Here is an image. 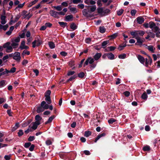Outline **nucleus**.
I'll list each match as a JSON object with an SVG mask.
<instances>
[{"instance_id": "nucleus-1", "label": "nucleus", "mask_w": 160, "mask_h": 160, "mask_svg": "<svg viewBox=\"0 0 160 160\" xmlns=\"http://www.w3.org/2000/svg\"><path fill=\"white\" fill-rule=\"evenodd\" d=\"M45 100L46 102L42 101L40 105L37 108L36 112L38 113H40L44 111L45 110L49 108L50 106L49 104H50V90H48L45 93Z\"/></svg>"}, {"instance_id": "nucleus-2", "label": "nucleus", "mask_w": 160, "mask_h": 160, "mask_svg": "<svg viewBox=\"0 0 160 160\" xmlns=\"http://www.w3.org/2000/svg\"><path fill=\"white\" fill-rule=\"evenodd\" d=\"M82 15L85 17L87 18H91L94 16L93 14H90L88 13V10L87 9H83L82 11Z\"/></svg>"}, {"instance_id": "nucleus-3", "label": "nucleus", "mask_w": 160, "mask_h": 160, "mask_svg": "<svg viewBox=\"0 0 160 160\" xmlns=\"http://www.w3.org/2000/svg\"><path fill=\"white\" fill-rule=\"evenodd\" d=\"M13 59L17 62H19L21 59L20 53L18 52H15L14 54Z\"/></svg>"}, {"instance_id": "nucleus-4", "label": "nucleus", "mask_w": 160, "mask_h": 160, "mask_svg": "<svg viewBox=\"0 0 160 160\" xmlns=\"http://www.w3.org/2000/svg\"><path fill=\"white\" fill-rule=\"evenodd\" d=\"M137 57L140 62L143 65H144L145 60L144 58L139 54L138 55Z\"/></svg>"}, {"instance_id": "nucleus-5", "label": "nucleus", "mask_w": 160, "mask_h": 160, "mask_svg": "<svg viewBox=\"0 0 160 160\" xmlns=\"http://www.w3.org/2000/svg\"><path fill=\"white\" fill-rule=\"evenodd\" d=\"M137 23L139 24H141L144 22V18L141 16L138 17L136 18Z\"/></svg>"}, {"instance_id": "nucleus-6", "label": "nucleus", "mask_w": 160, "mask_h": 160, "mask_svg": "<svg viewBox=\"0 0 160 160\" xmlns=\"http://www.w3.org/2000/svg\"><path fill=\"white\" fill-rule=\"evenodd\" d=\"M6 17L5 15H2L1 16V23L2 24L4 25L6 23L7 21L6 20Z\"/></svg>"}, {"instance_id": "nucleus-7", "label": "nucleus", "mask_w": 160, "mask_h": 160, "mask_svg": "<svg viewBox=\"0 0 160 160\" xmlns=\"http://www.w3.org/2000/svg\"><path fill=\"white\" fill-rule=\"evenodd\" d=\"M73 18V16L72 15H68L65 16V20L67 22L72 21Z\"/></svg>"}, {"instance_id": "nucleus-8", "label": "nucleus", "mask_w": 160, "mask_h": 160, "mask_svg": "<svg viewBox=\"0 0 160 160\" xmlns=\"http://www.w3.org/2000/svg\"><path fill=\"white\" fill-rule=\"evenodd\" d=\"M32 123H33V125L31 128L33 130H36L37 128L38 125L40 124V122H33Z\"/></svg>"}, {"instance_id": "nucleus-9", "label": "nucleus", "mask_w": 160, "mask_h": 160, "mask_svg": "<svg viewBox=\"0 0 160 160\" xmlns=\"http://www.w3.org/2000/svg\"><path fill=\"white\" fill-rule=\"evenodd\" d=\"M107 57L110 60H113L115 59V56L112 52L107 53Z\"/></svg>"}, {"instance_id": "nucleus-10", "label": "nucleus", "mask_w": 160, "mask_h": 160, "mask_svg": "<svg viewBox=\"0 0 160 160\" xmlns=\"http://www.w3.org/2000/svg\"><path fill=\"white\" fill-rule=\"evenodd\" d=\"M116 48V47L114 46H110L107 47L105 49V51L109 52L114 51Z\"/></svg>"}, {"instance_id": "nucleus-11", "label": "nucleus", "mask_w": 160, "mask_h": 160, "mask_svg": "<svg viewBox=\"0 0 160 160\" xmlns=\"http://www.w3.org/2000/svg\"><path fill=\"white\" fill-rule=\"evenodd\" d=\"M52 14L51 15L52 16L54 17L55 18H59L60 17L59 16V14L58 12L54 11H52Z\"/></svg>"}, {"instance_id": "nucleus-12", "label": "nucleus", "mask_w": 160, "mask_h": 160, "mask_svg": "<svg viewBox=\"0 0 160 160\" xmlns=\"http://www.w3.org/2000/svg\"><path fill=\"white\" fill-rule=\"evenodd\" d=\"M102 54L100 53H97L94 56V58L95 60H98L101 56Z\"/></svg>"}, {"instance_id": "nucleus-13", "label": "nucleus", "mask_w": 160, "mask_h": 160, "mask_svg": "<svg viewBox=\"0 0 160 160\" xmlns=\"http://www.w3.org/2000/svg\"><path fill=\"white\" fill-rule=\"evenodd\" d=\"M147 46L148 47L147 48L149 51H151L152 53L154 52V50L155 49V48H153V46L149 45L148 46L147 45Z\"/></svg>"}, {"instance_id": "nucleus-14", "label": "nucleus", "mask_w": 160, "mask_h": 160, "mask_svg": "<svg viewBox=\"0 0 160 160\" xmlns=\"http://www.w3.org/2000/svg\"><path fill=\"white\" fill-rule=\"evenodd\" d=\"M8 27L9 26L8 24H7L5 25H2L0 24V30L2 29L4 31H5L7 30Z\"/></svg>"}, {"instance_id": "nucleus-15", "label": "nucleus", "mask_w": 160, "mask_h": 160, "mask_svg": "<svg viewBox=\"0 0 160 160\" xmlns=\"http://www.w3.org/2000/svg\"><path fill=\"white\" fill-rule=\"evenodd\" d=\"M127 46L126 43H123L119 45L118 49L119 51L122 50L124 48Z\"/></svg>"}, {"instance_id": "nucleus-16", "label": "nucleus", "mask_w": 160, "mask_h": 160, "mask_svg": "<svg viewBox=\"0 0 160 160\" xmlns=\"http://www.w3.org/2000/svg\"><path fill=\"white\" fill-rule=\"evenodd\" d=\"M70 27L71 29L74 30L77 28L78 26L74 22H72L71 24Z\"/></svg>"}, {"instance_id": "nucleus-17", "label": "nucleus", "mask_w": 160, "mask_h": 160, "mask_svg": "<svg viewBox=\"0 0 160 160\" xmlns=\"http://www.w3.org/2000/svg\"><path fill=\"white\" fill-rule=\"evenodd\" d=\"M96 5H94L93 6H92V7L89 8V10H88V12H89L91 13L92 12H94L96 9Z\"/></svg>"}, {"instance_id": "nucleus-18", "label": "nucleus", "mask_w": 160, "mask_h": 160, "mask_svg": "<svg viewBox=\"0 0 160 160\" xmlns=\"http://www.w3.org/2000/svg\"><path fill=\"white\" fill-rule=\"evenodd\" d=\"M135 38L137 40V42H138V43L139 44L142 45V43L143 42V40H142L139 37H137Z\"/></svg>"}, {"instance_id": "nucleus-19", "label": "nucleus", "mask_w": 160, "mask_h": 160, "mask_svg": "<svg viewBox=\"0 0 160 160\" xmlns=\"http://www.w3.org/2000/svg\"><path fill=\"white\" fill-rule=\"evenodd\" d=\"M118 33H115L109 36L108 37L109 38H110V40L116 38L118 35Z\"/></svg>"}, {"instance_id": "nucleus-20", "label": "nucleus", "mask_w": 160, "mask_h": 160, "mask_svg": "<svg viewBox=\"0 0 160 160\" xmlns=\"http://www.w3.org/2000/svg\"><path fill=\"white\" fill-rule=\"evenodd\" d=\"M58 24L62 28H64L67 25V23L62 22H59Z\"/></svg>"}, {"instance_id": "nucleus-21", "label": "nucleus", "mask_w": 160, "mask_h": 160, "mask_svg": "<svg viewBox=\"0 0 160 160\" xmlns=\"http://www.w3.org/2000/svg\"><path fill=\"white\" fill-rule=\"evenodd\" d=\"M149 27L151 29L154 28V27H156V24L154 22H153L151 21L149 23Z\"/></svg>"}, {"instance_id": "nucleus-22", "label": "nucleus", "mask_w": 160, "mask_h": 160, "mask_svg": "<svg viewBox=\"0 0 160 160\" xmlns=\"http://www.w3.org/2000/svg\"><path fill=\"white\" fill-rule=\"evenodd\" d=\"M92 134V132L89 131H86L84 132V136L86 137H88Z\"/></svg>"}, {"instance_id": "nucleus-23", "label": "nucleus", "mask_w": 160, "mask_h": 160, "mask_svg": "<svg viewBox=\"0 0 160 160\" xmlns=\"http://www.w3.org/2000/svg\"><path fill=\"white\" fill-rule=\"evenodd\" d=\"M42 119V118L39 115H37L35 116V119L36 122H40V121Z\"/></svg>"}, {"instance_id": "nucleus-24", "label": "nucleus", "mask_w": 160, "mask_h": 160, "mask_svg": "<svg viewBox=\"0 0 160 160\" xmlns=\"http://www.w3.org/2000/svg\"><path fill=\"white\" fill-rule=\"evenodd\" d=\"M142 98L145 100H146L148 98V95L145 92H144L142 94L141 97Z\"/></svg>"}, {"instance_id": "nucleus-25", "label": "nucleus", "mask_w": 160, "mask_h": 160, "mask_svg": "<svg viewBox=\"0 0 160 160\" xmlns=\"http://www.w3.org/2000/svg\"><path fill=\"white\" fill-rule=\"evenodd\" d=\"M147 33L149 35L150 38H153L155 37V34L153 32H147Z\"/></svg>"}, {"instance_id": "nucleus-26", "label": "nucleus", "mask_w": 160, "mask_h": 160, "mask_svg": "<svg viewBox=\"0 0 160 160\" xmlns=\"http://www.w3.org/2000/svg\"><path fill=\"white\" fill-rule=\"evenodd\" d=\"M106 31V29L104 27H99V32L102 33H104Z\"/></svg>"}, {"instance_id": "nucleus-27", "label": "nucleus", "mask_w": 160, "mask_h": 160, "mask_svg": "<svg viewBox=\"0 0 160 160\" xmlns=\"http://www.w3.org/2000/svg\"><path fill=\"white\" fill-rule=\"evenodd\" d=\"M85 76V73L84 72H82L78 74V76L79 78H83Z\"/></svg>"}, {"instance_id": "nucleus-28", "label": "nucleus", "mask_w": 160, "mask_h": 160, "mask_svg": "<svg viewBox=\"0 0 160 160\" xmlns=\"http://www.w3.org/2000/svg\"><path fill=\"white\" fill-rule=\"evenodd\" d=\"M98 12L99 14H103V10L102 8H99L97 9Z\"/></svg>"}, {"instance_id": "nucleus-29", "label": "nucleus", "mask_w": 160, "mask_h": 160, "mask_svg": "<svg viewBox=\"0 0 160 160\" xmlns=\"http://www.w3.org/2000/svg\"><path fill=\"white\" fill-rule=\"evenodd\" d=\"M19 127V122L16 123L15 125V126L12 128V131H14L16 130Z\"/></svg>"}, {"instance_id": "nucleus-30", "label": "nucleus", "mask_w": 160, "mask_h": 160, "mask_svg": "<svg viewBox=\"0 0 160 160\" xmlns=\"http://www.w3.org/2000/svg\"><path fill=\"white\" fill-rule=\"evenodd\" d=\"M38 2V0H34V1H32L28 5V7L30 8L33 5L35 4Z\"/></svg>"}, {"instance_id": "nucleus-31", "label": "nucleus", "mask_w": 160, "mask_h": 160, "mask_svg": "<svg viewBox=\"0 0 160 160\" xmlns=\"http://www.w3.org/2000/svg\"><path fill=\"white\" fill-rule=\"evenodd\" d=\"M130 34L133 37V38L138 36V32H136L135 31H132L131 32H130Z\"/></svg>"}, {"instance_id": "nucleus-32", "label": "nucleus", "mask_w": 160, "mask_h": 160, "mask_svg": "<svg viewBox=\"0 0 160 160\" xmlns=\"http://www.w3.org/2000/svg\"><path fill=\"white\" fill-rule=\"evenodd\" d=\"M30 54V52L29 51H28L27 50H24L22 52V55L23 56V57H24V55L25 54H26L27 55H29Z\"/></svg>"}, {"instance_id": "nucleus-33", "label": "nucleus", "mask_w": 160, "mask_h": 160, "mask_svg": "<svg viewBox=\"0 0 160 160\" xmlns=\"http://www.w3.org/2000/svg\"><path fill=\"white\" fill-rule=\"evenodd\" d=\"M117 121L116 120L113 118H111L108 120V122L109 124H112L113 122H115Z\"/></svg>"}, {"instance_id": "nucleus-34", "label": "nucleus", "mask_w": 160, "mask_h": 160, "mask_svg": "<svg viewBox=\"0 0 160 160\" xmlns=\"http://www.w3.org/2000/svg\"><path fill=\"white\" fill-rule=\"evenodd\" d=\"M109 43V41H105L103 42L102 43V46L103 48H104L106 47V46Z\"/></svg>"}, {"instance_id": "nucleus-35", "label": "nucleus", "mask_w": 160, "mask_h": 160, "mask_svg": "<svg viewBox=\"0 0 160 160\" xmlns=\"http://www.w3.org/2000/svg\"><path fill=\"white\" fill-rule=\"evenodd\" d=\"M12 43L11 44V46L13 47L14 48H16L18 44L17 43L14 42L13 40H12Z\"/></svg>"}, {"instance_id": "nucleus-36", "label": "nucleus", "mask_w": 160, "mask_h": 160, "mask_svg": "<svg viewBox=\"0 0 160 160\" xmlns=\"http://www.w3.org/2000/svg\"><path fill=\"white\" fill-rule=\"evenodd\" d=\"M118 57L120 59H123L126 58V54L123 53L119 55Z\"/></svg>"}, {"instance_id": "nucleus-37", "label": "nucleus", "mask_w": 160, "mask_h": 160, "mask_svg": "<svg viewBox=\"0 0 160 160\" xmlns=\"http://www.w3.org/2000/svg\"><path fill=\"white\" fill-rule=\"evenodd\" d=\"M6 81L4 80H2L0 81V88L4 87L5 85Z\"/></svg>"}, {"instance_id": "nucleus-38", "label": "nucleus", "mask_w": 160, "mask_h": 160, "mask_svg": "<svg viewBox=\"0 0 160 160\" xmlns=\"http://www.w3.org/2000/svg\"><path fill=\"white\" fill-rule=\"evenodd\" d=\"M142 149L144 151H149L150 150V148L149 146H147L144 147Z\"/></svg>"}, {"instance_id": "nucleus-39", "label": "nucleus", "mask_w": 160, "mask_h": 160, "mask_svg": "<svg viewBox=\"0 0 160 160\" xmlns=\"http://www.w3.org/2000/svg\"><path fill=\"white\" fill-rule=\"evenodd\" d=\"M110 10L109 9H106L105 10L103 11V14H102L103 16H105L107 14H108L110 12Z\"/></svg>"}, {"instance_id": "nucleus-40", "label": "nucleus", "mask_w": 160, "mask_h": 160, "mask_svg": "<svg viewBox=\"0 0 160 160\" xmlns=\"http://www.w3.org/2000/svg\"><path fill=\"white\" fill-rule=\"evenodd\" d=\"M124 12V10L121 9H119L118 11H117V14L118 16H121L122 14Z\"/></svg>"}, {"instance_id": "nucleus-41", "label": "nucleus", "mask_w": 160, "mask_h": 160, "mask_svg": "<svg viewBox=\"0 0 160 160\" xmlns=\"http://www.w3.org/2000/svg\"><path fill=\"white\" fill-rule=\"evenodd\" d=\"M10 44L11 43L10 42H7L3 44V47L4 48H7L10 46Z\"/></svg>"}, {"instance_id": "nucleus-42", "label": "nucleus", "mask_w": 160, "mask_h": 160, "mask_svg": "<svg viewBox=\"0 0 160 160\" xmlns=\"http://www.w3.org/2000/svg\"><path fill=\"white\" fill-rule=\"evenodd\" d=\"M54 8L57 11H60L62 9V7L60 5H59L54 7Z\"/></svg>"}, {"instance_id": "nucleus-43", "label": "nucleus", "mask_w": 160, "mask_h": 160, "mask_svg": "<svg viewBox=\"0 0 160 160\" xmlns=\"http://www.w3.org/2000/svg\"><path fill=\"white\" fill-rule=\"evenodd\" d=\"M154 30H153V31L155 33H156L158 32L159 31L160 29L159 28L158 26L154 27Z\"/></svg>"}, {"instance_id": "nucleus-44", "label": "nucleus", "mask_w": 160, "mask_h": 160, "mask_svg": "<svg viewBox=\"0 0 160 160\" xmlns=\"http://www.w3.org/2000/svg\"><path fill=\"white\" fill-rule=\"evenodd\" d=\"M82 2L83 0H73L72 1V3L74 4H78V3H82Z\"/></svg>"}, {"instance_id": "nucleus-45", "label": "nucleus", "mask_w": 160, "mask_h": 160, "mask_svg": "<svg viewBox=\"0 0 160 160\" xmlns=\"http://www.w3.org/2000/svg\"><path fill=\"white\" fill-rule=\"evenodd\" d=\"M18 133V136L19 137H20L24 133H23V130H22L20 129L19 130V132Z\"/></svg>"}, {"instance_id": "nucleus-46", "label": "nucleus", "mask_w": 160, "mask_h": 160, "mask_svg": "<svg viewBox=\"0 0 160 160\" xmlns=\"http://www.w3.org/2000/svg\"><path fill=\"white\" fill-rule=\"evenodd\" d=\"M31 145V143L30 142H26L24 144V147L26 148H29Z\"/></svg>"}, {"instance_id": "nucleus-47", "label": "nucleus", "mask_w": 160, "mask_h": 160, "mask_svg": "<svg viewBox=\"0 0 160 160\" xmlns=\"http://www.w3.org/2000/svg\"><path fill=\"white\" fill-rule=\"evenodd\" d=\"M6 48V52H9L12 50V48L11 46H9Z\"/></svg>"}, {"instance_id": "nucleus-48", "label": "nucleus", "mask_w": 160, "mask_h": 160, "mask_svg": "<svg viewBox=\"0 0 160 160\" xmlns=\"http://www.w3.org/2000/svg\"><path fill=\"white\" fill-rule=\"evenodd\" d=\"M35 139V137L34 136H30L28 138V141L29 142H32Z\"/></svg>"}, {"instance_id": "nucleus-49", "label": "nucleus", "mask_w": 160, "mask_h": 160, "mask_svg": "<svg viewBox=\"0 0 160 160\" xmlns=\"http://www.w3.org/2000/svg\"><path fill=\"white\" fill-rule=\"evenodd\" d=\"M91 58H88V59L86 60L85 62L84 63L83 66L84 67H85L89 63V59Z\"/></svg>"}, {"instance_id": "nucleus-50", "label": "nucleus", "mask_w": 160, "mask_h": 160, "mask_svg": "<svg viewBox=\"0 0 160 160\" xmlns=\"http://www.w3.org/2000/svg\"><path fill=\"white\" fill-rule=\"evenodd\" d=\"M77 77V76L75 74L72 76L69 79V81H72L73 80L75 79V78H76Z\"/></svg>"}, {"instance_id": "nucleus-51", "label": "nucleus", "mask_w": 160, "mask_h": 160, "mask_svg": "<svg viewBox=\"0 0 160 160\" xmlns=\"http://www.w3.org/2000/svg\"><path fill=\"white\" fill-rule=\"evenodd\" d=\"M123 94L126 97H128L130 94V93L129 91H126L124 92L123 93Z\"/></svg>"}, {"instance_id": "nucleus-52", "label": "nucleus", "mask_w": 160, "mask_h": 160, "mask_svg": "<svg viewBox=\"0 0 160 160\" xmlns=\"http://www.w3.org/2000/svg\"><path fill=\"white\" fill-rule=\"evenodd\" d=\"M136 12L137 11L136 10H132L131 11V14L132 16H134L135 15Z\"/></svg>"}, {"instance_id": "nucleus-53", "label": "nucleus", "mask_w": 160, "mask_h": 160, "mask_svg": "<svg viewBox=\"0 0 160 160\" xmlns=\"http://www.w3.org/2000/svg\"><path fill=\"white\" fill-rule=\"evenodd\" d=\"M16 68L15 67H13L11 68V69L9 70V72L13 73L16 72Z\"/></svg>"}, {"instance_id": "nucleus-54", "label": "nucleus", "mask_w": 160, "mask_h": 160, "mask_svg": "<svg viewBox=\"0 0 160 160\" xmlns=\"http://www.w3.org/2000/svg\"><path fill=\"white\" fill-rule=\"evenodd\" d=\"M37 40H34L32 42V47L33 48H35L36 46V44H37Z\"/></svg>"}, {"instance_id": "nucleus-55", "label": "nucleus", "mask_w": 160, "mask_h": 160, "mask_svg": "<svg viewBox=\"0 0 160 160\" xmlns=\"http://www.w3.org/2000/svg\"><path fill=\"white\" fill-rule=\"evenodd\" d=\"M21 16L19 14H18L15 18L14 20V22H17L18 20L19 19V18H20Z\"/></svg>"}, {"instance_id": "nucleus-56", "label": "nucleus", "mask_w": 160, "mask_h": 160, "mask_svg": "<svg viewBox=\"0 0 160 160\" xmlns=\"http://www.w3.org/2000/svg\"><path fill=\"white\" fill-rule=\"evenodd\" d=\"M42 44V43L41 41L39 39H38L37 40V42L36 46L38 47Z\"/></svg>"}, {"instance_id": "nucleus-57", "label": "nucleus", "mask_w": 160, "mask_h": 160, "mask_svg": "<svg viewBox=\"0 0 160 160\" xmlns=\"http://www.w3.org/2000/svg\"><path fill=\"white\" fill-rule=\"evenodd\" d=\"M75 73V71H69L67 73V75L68 76L72 75L74 74Z\"/></svg>"}, {"instance_id": "nucleus-58", "label": "nucleus", "mask_w": 160, "mask_h": 160, "mask_svg": "<svg viewBox=\"0 0 160 160\" xmlns=\"http://www.w3.org/2000/svg\"><path fill=\"white\" fill-rule=\"evenodd\" d=\"M28 62V61L26 59H24L22 62V64L24 66H26V65Z\"/></svg>"}, {"instance_id": "nucleus-59", "label": "nucleus", "mask_w": 160, "mask_h": 160, "mask_svg": "<svg viewBox=\"0 0 160 160\" xmlns=\"http://www.w3.org/2000/svg\"><path fill=\"white\" fill-rule=\"evenodd\" d=\"M29 48V47L28 46L24 45L23 46V47H21V48H20L21 50H23V49H28Z\"/></svg>"}, {"instance_id": "nucleus-60", "label": "nucleus", "mask_w": 160, "mask_h": 160, "mask_svg": "<svg viewBox=\"0 0 160 160\" xmlns=\"http://www.w3.org/2000/svg\"><path fill=\"white\" fill-rule=\"evenodd\" d=\"M91 41V39L90 38H87L85 39V42L87 43H89Z\"/></svg>"}, {"instance_id": "nucleus-61", "label": "nucleus", "mask_w": 160, "mask_h": 160, "mask_svg": "<svg viewBox=\"0 0 160 160\" xmlns=\"http://www.w3.org/2000/svg\"><path fill=\"white\" fill-rule=\"evenodd\" d=\"M11 156L10 155H5L4 157V158L6 160H10L11 159Z\"/></svg>"}, {"instance_id": "nucleus-62", "label": "nucleus", "mask_w": 160, "mask_h": 160, "mask_svg": "<svg viewBox=\"0 0 160 160\" xmlns=\"http://www.w3.org/2000/svg\"><path fill=\"white\" fill-rule=\"evenodd\" d=\"M77 6L78 8L82 9H83L84 7V5L83 4H78Z\"/></svg>"}, {"instance_id": "nucleus-63", "label": "nucleus", "mask_w": 160, "mask_h": 160, "mask_svg": "<svg viewBox=\"0 0 160 160\" xmlns=\"http://www.w3.org/2000/svg\"><path fill=\"white\" fill-rule=\"evenodd\" d=\"M7 113L9 116H12V112H11V109H8L7 111Z\"/></svg>"}, {"instance_id": "nucleus-64", "label": "nucleus", "mask_w": 160, "mask_h": 160, "mask_svg": "<svg viewBox=\"0 0 160 160\" xmlns=\"http://www.w3.org/2000/svg\"><path fill=\"white\" fill-rule=\"evenodd\" d=\"M60 54L62 56L64 57L66 56L67 54V53L64 51H62L61 52Z\"/></svg>"}]
</instances>
